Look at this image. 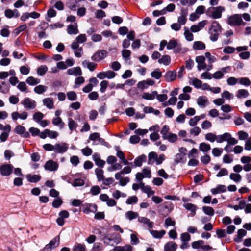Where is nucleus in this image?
Here are the masks:
<instances>
[{"mask_svg":"<svg viewBox=\"0 0 251 251\" xmlns=\"http://www.w3.org/2000/svg\"><path fill=\"white\" fill-rule=\"evenodd\" d=\"M222 30V26L218 22L213 21L212 22L211 26L209 29L210 39L213 41H216Z\"/></svg>","mask_w":251,"mask_h":251,"instance_id":"1","label":"nucleus"},{"mask_svg":"<svg viewBox=\"0 0 251 251\" xmlns=\"http://www.w3.org/2000/svg\"><path fill=\"white\" fill-rule=\"evenodd\" d=\"M225 10L223 6L211 7L208 8L207 15L213 19H219L222 17V13Z\"/></svg>","mask_w":251,"mask_h":251,"instance_id":"2","label":"nucleus"},{"mask_svg":"<svg viewBox=\"0 0 251 251\" xmlns=\"http://www.w3.org/2000/svg\"><path fill=\"white\" fill-rule=\"evenodd\" d=\"M243 20L239 14H234L228 18V24L231 26H238L242 24Z\"/></svg>","mask_w":251,"mask_h":251,"instance_id":"3","label":"nucleus"},{"mask_svg":"<svg viewBox=\"0 0 251 251\" xmlns=\"http://www.w3.org/2000/svg\"><path fill=\"white\" fill-rule=\"evenodd\" d=\"M81 208L82 211L85 214H89L90 213H95L97 211V205L94 203H85L82 204Z\"/></svg>","mask_w":251,"mask_h":251,"instance_id":"4","label":"nucleus"},{"mask_svg":"<svg viewBox=\"0 0 251 251\" xmlns=\"http://www.w3.org/2000/svg\"><path fill=\"white\" fill-rule=\"evenodd\" d=\"M24 108L26 109H34L36 107V102L29 98H25L21 102Z\"/></svg>","mask_w":251,"mask_h":251,"instance_id":"5","label":"nucleus"},{"mask_svg":"<svg viewBox=\"0 0 251 251\" xmlns=\"http://www.w3.org/2000/svg\"><path fill=\"white\" fill-rule=\"evenodd\" d=\"M58 218L56 219V223L60 226H63L65 223V219L69 218L70 214L67 210H63L58 213Z\"/></svg>","mask_w":251,"mask_h":251,"instance_id":"6","label":"nucleus"},{"mask_svg":"<svg viewBox=\"0 0 251 251\" xmlns=\"http://www.w3.org/2000/svg\"><path fill=\"white\" fill-rule=\"evenodd\" d=\"M13 166L11 164H3L0 167V172L2 176H9L12 173Z\"/></svg>","mask_w":251,"mask_h":251,"instance_id":"7","label":"nucleus"},{"mask_svg":"<svg viewBox=\"0 0 251 251\" xmlns=\"http://www.w3.org/2000/svg\"><path fill=\"white\" fill-rule=\"evenodd\" d=\"M108 54V52L104 50H101L99 51L96 52L91 57V59L95 61H100L105 58Z\"/></svg>","mask_w":251,"mask_h":251,"instance_id":"8","label":"nucleus"},{"mask_svg":"<svg viewBox=\"0 0 251 251\" xmlns=\"http://www.w3.org/2000/svg\"><path fill=\"white\" fill-rule=\"evenodd\" d=\"M173 207V205L171 202L164 203L161 208L160 209V214L166 217L171 212Z\"/></svg>","mask_w":251,"mask_h":251,"instance_id":"9","label":"nucleus"},{"mask_svg":"<svg viewBox=\"0 0 251 251\" xmlns=\"http://www.w3.org/2000/svg\"><path fill=\"white\" fill-rule=\"evenodd\" d=\"M15 133L21 135L24 138H29L30 134L28 132L26 131L25 128L21 125L17 126L14 130Z\"/></svg>","mask_w":251,"mask_h":251,"instance_id":"10","label":"nucleus"},{"mask_svg":"<svg viewBox=\"0 0 251 251\" xmlns=\"http://www.w3.org/2000/svg\"><path fill=\"white\" fill-rule=\"evenodd\" d=\"M68 148V145L66 143H57L55 144L54 151L57 153H64Z\"/></svg>","mask_w":251,"mask_h":251,"instance_id":"11","label":"nucleus"},{"mask_svg":"<svg viewBox=\"0 0 251 251\" xmlns=\"http://www.w3.org/2000/svg\"><path fill=\"white\" fill-rule=\"evenodd\" d=\"M44 168L45 170L49 171H55L57 170L58 164L52 160H49L45 164Z\"/></svg>","mask_w":251,"mask_h":251,"instance_id":"12","label":"nucleus"},{"mask_svg":"<svg viewBox=\"0 0 251 251\" xmlns=\"http://www.w3.org/2000/svg\"><path fill=\"white\" fill-rule=\"evenodd\" d=\"M205 58L203 56H199L196 57V61L198 63V70L200 71L206 68V64L205 62Z\"/></svg>","mask_w":251,"mask_h":251,"instance_id":"13","label":"nucleus"},{"mask_svg":"<svg viewBox=\"0 0 251 251\" xmlns=\"http://www.w3.org/2000/svg\"><path fill=\"white\" fill-rule=\"evenodd\" d=\"M11 129V127L10 125L7 124L4 126V131H3L0 135V140L1 142H3L7 140Z\"/></svg>","mask_w":251,"mask_h":251,"instance_id":"14","label":"nucleus"},{"mask_svg":"<svg viewBox=\"0 0 251 251\" xmlns=\"http://www.w3.org/2000/svg\"><path fill=\"white\" fill-rule=\"evenodd\" d=\"M183 207L187 210L190 211V216L193 217L196 215L197 206L190 203H184Z\"/></svg>","mask_w":251,"mask_h":251,"instance_id":"15","label":"nucleus"},{"mask_svg":"<svg viewBox=\"0 0 251 251\" xmlns=\"http://www.w3.org/2000/svg\"><path fill=\"white\" fill-rule=\"evenodd\" d=\"M177 248V245L173 241H169L164 247V251H176Z\"/></svg>","mask_w":251,"mask_h":251,"instance_id":"16","label":"nucleus"},{"mask_svg":"<svg viewBox=\"0 0 251 251\" xmlns=\"http://www.w3.org/2000/svg\"><path fill=\"white\" fill-rule=\"evenodd\" d=\"M176 77V73L175 71H167L164 75L165 80L167 82H172L175 80Z\"/></svg>","mask_w":251,"mask_h":251,"instance_id":"17","label":"nucleus"},{"mask_svg":"<svg viewBox=\"0 0 251 251\" xmlns=\"http://www.w3.org/2000/svg\"><path fill=\"white\" fill-rule=\"evenodd\" d=\"M67 74L69 75L75 76H80L82 73L79 67H74L67 70Z\"/></svg>","mask_w":251,"mask_h":251,"instance_id":"18","label":"nucleus"},{"mask_svg":"<svg viewBox=\"0 0 251 251\" xmlns=\"http://www.w3.org/2000/svg\"><path fill=\"white\" fill-rule=\"evenodd\" d=\"M93 159L95 161L96 165L100 167H103L105 164V162L100 158V155L98 153H95L93 155Z\"/></svg>","mask_w":251,"mask_h":251,"instance_id":"19","label":"nucleus"},{"mask_svg":"<svg viewBox=\"0 0 251 251\" xmlns=\"http://www.w3.org/2000/svg\"><path fill=\"white\" fill-rule=\"evenodd\" d=\"M138 221L141 223H143L145 225H147L150 229H151L153 227L154 223L153 222L150 221V220L146 217H138Z\"/></svg>","mask_w":251,"mask_h":251,"instance_id":"20","label":"nucleus"},{"mask_svg":"<svg viewBox=\"0 0 251 251\" xmlns=\"http://www.w3.org/2000/svg\"><path fill=\"white\" fill-rule=\"evenodd\" d=\"M27 180L31 183H36L41 180V177L38 175L27 174L26 176Z\"/></svg>","mask_w":251,"mask_h":251,"instance_id":"21","label":"nucleus"},{"mask_svg":"<svg viewBox=\"0 0 251 251\" xmlns=\"http://www.w3.org/2000/svg\"><path fill=\"white\" fill-rule=\"evenodd\" d=\"M226 191V187L224 185H218L216 188L211 189V192L213 195L223 193Z\"/></svg>","mask_w":251,"mask_h":251,"instance_id":"22","label":"nucleus"},{"mask_svg":"<svg viewBox=\"0 0 251 251\" xmlns=\"http://www.w3.org/2000/svg\"><path fill=\"white\" fill-rule=\"evenodd\" d=\"M150 232L154 238H156V239H160V238H162L163 236L166 233V231L164 230H161L160 231H157V230L150 229Z\"/></svg>","mask_w":251,"mask_h":251,"instance_id":"23","label":"nucleus"},{"mask_svg":"<svg viewBox=\"0 0 251 251\" xmlns=\"http://www.w3.org/2000/svg\"><path fill=\"white\" fill-rule=\"evenodd\" d=\"M82 64L84 67L87 68L90 71H94L97 66L96 63L90 62L86 60L83 61Z\"/></svg>","mask_w":251,"mask_h":251,"instance_id":"24","label":"nucleus"},{"mask_svg":"<svg viewBox=\"0 0 251 251\" xmlns=\"http://www.w3.org/2000/svg\"><path fill=\"white\" fill-rule=\"evenodd\" d=\"M147 157L144 154L141 155L136 158L134 161L135 167H141L143 162L146 161Z\"/></svg>","mask_w":251,"mask_h":251,"instance_id":"25","label":"nucleus"},{"mask_svg":"<svg viewBox=\"0 0 251 251\" xmlns=\"http://www.w3.org/2000/svg\"><path fill=\"white\" fill-rule=\"evenodd\" d=\"M52 123L54 126H59L60 129L63 128L65 125L60 117L53 118Z\"/></svg>","mask_w":251,"mask_h":251,"instance_id":"26","label":"nucleus"},{"mask_svg":"<svg viewBox=\"0 0 251 251\" xmlns=\"http://www.w3.org/2000/svg\"><path fill=\"white\" fill-rule=\"evenodd\" d=\"M247 234V231L243 229H240L237 231V236L235 238L234 240L235 242L239 243L242 241V238Z\"/></svg>","mask_w":251,"mask_h":251,"instance_id":"27","label":"nucleus"},{"mask_svg":"<svg viewBox=\"0 0 251 251\" xmlns=\"http://www.w3.org/2000/svg\"><path fill=\"white\" fill-rule=\"evenodd\" d=\"M67 32L69 34H76L78 33L77 23L75 25H70L67 28Z\"/></svg>","mask_w":251,"mask_h":251,"instance_id":"28","label":"nucleus"},{"mask_svg":"<svg viewBox=\"0 0 251 251\" xmlns=\"http://www.w3.org/2000/svg\"><path fill=\"white\" fill-rule=\"evenodd\" d=\"M156 95H157L156 91H152L151 93L144 92L143 93L142 97L145 100H152L155 99Z\"/></svg>","mask_w":251,"mask_h":251,"instance_id":"29","label":"nucleus"},{"mask_svg":"<svg viewBox=\"0 0 251 251\" xmlns=\"http://www.w3.org/2000/svg\"><path fill=\"white\" fill-rule=\"evenodd\" d=\"M156 159H157V154L155 152H151L148 155V164H153L155 161L156 162Z\"/></svg>","mask_w":251,"mask_h":251,"instance_id":"30","label":"nucleus"},{"mask_svg":"<svg viewBox=\"0 0 251 251\" xmlns=\"http://www.w3.org/2000/svg\"><path fill=\"white\" fill-rule=\"evenodd\" d=\"M133 247L130 245H126L124 246H116L114 249V251H132Z\"/></svg>","mask_w":251,"mask_h":251,"instance_id":"31","label":"nucleus"},{"mask_svg":"<svg viewBox=\"0 0 251 251\" xmlns=\"http://www.w3.org/2000/svg\"><path fill=\"white\" fill-rule=\"evenodd\" d=\"M25 81L29 85L34 86L40 82V79L34 78L33 76H29L27 78Z\"/></svg>","mask_w":251,"mask_h":251,"instance_id":"32","label":"nucleus"},{"mask_svg":"<svg viewBox=\"0 0 251 251\" xmlns=\"http://www.w3.org/2000/svg\"><path fill=\"white\" fill-rule=\"evenodd\" d=\"M230 137V133L226 132L222 135L217 136V142L221 143L224 141H227V138Z\"/></svg>","mask_w":251,"mask_h":251,"instance_id":"33","label":"nucleus"},{"mask_svg":"<svg viewBox=\"0 0 251 251\" xmlns=\"http://www.w3.org/2000/svg\"><path fill=\"white\" fill-rule=\"evenodd\" d=\"M171 62V58L168 55H163L161 58L158 60V62L160 64H163L164 65L167 66Z\"/></svg>","mask_w":251,"mask_h":251,"instance_id":"34","label":"nucleus"},{"mask_svg":"<svg viewBox=\"0 0 251 251\" xmlns=\"http://www.w3.org/2000/svg\"><path fill=\"white\" fill-rule=\"evenodd\" d=\"M68 120L69 128L71 131H73L76 128L78 124L72 118H68Z\"/></svg>","mask_w":251,"mask_h":251,"instance_id":"35","label":"nucleus"},{"mask_svg":"<svg viewBox=\"0 0 251 251\" xmlns=\"http://www.w3.org/2000/svg\"><path fill=\"white\" fill-rule=\"evenodd\" d=\"M43 104L49 109H52L53 107V101L51 98H47L43 100Z\"/></svg>","mask_w":251,"mask_h":251,"instance_id":"36","label":"nucleus"},{"mask_svg":"<svg viewBox=\"0 0 251 251\" xmlns=\"http://www.w3.org/2000/svg\"><path fill=\"white\" fill-rule=\"evenodd\" d=\"M207 102L208 100L205 96H200L197 99V103L201 107H204Z\"/></svg>","mask_w":251,"mask_h":251,"instance_id":"37","label":"nucleus"},{"mask_svg":"<svg viewBox=\"0 0 251 251\" xmlns=\"http://www.w3.org/2000/svg\"><path fill=\"white\" fill-rule=\"evenodd\" d=\"M248 91L245 89H240L237 91L236 97L238 99L246 98L249 96Z\"/></svg>","mask_w":251,"mask_h":251,"instance_id":"38","label":"nucleus"},{"mask_svg":"<svg viewBox=\"0 0 251 251\" xmlns=\"http://www.w3.org/2000/svg\"><path fill=\"white\" fill-rule=\"evenodd\" d=\"M193 48L195 50H202L205 48V45L201 41H195L193 44Z\"/></svg>","mask_w":251,"mask_h":251,"instance_id":"39","label":"nucleus"},{"mask_svg":"<svg viewBox=\"0 0 251 251\" xmlns=\"http://www.w3.org/2000/svg\"><path fill=\"white\" fill-rule=\"evenodd\" d=\"M73 251H86V248L83 244L76 243L74 246Z\"/></svg>","mask_w":251,"mask_h":251,"instance_id":"40","label":"nucleus"},{"mask_svg":"<svg viewBox=\"0 0 251 251\" xmlns=\"http://www.w3.org/2000/svg\"><path fill=\"white\" fill-rule=\"evenodd\" d=\"M152 77L156 79H159L162 77V73L160 71L159 68L155 69L151 74Z\"/></svg>","mask_w":251,"mask_h":251,"instance_id":"41","label":"nucleus"},{"mask_svg":"<svg viewBox=\"0 0 251 251\" xmlns=\"http://www.w3.org/2000/svg\"><path fill=\"white\" fill-rule=\"evenodd\" d=\"M126 216L127 219L132 220L137 217L138 218V213L132 211H129L126 213Z\"/></svg>","mask_w":251,"mask_h":251,"instance_id":"42","label":"nucleus"},{"mask_svg":"<svg viewBox=\"0 0 251 251\" xmlns=\"http://www.w3.org/2000/svg\"><path fill=\"white\" fill-rule=\"evenodd\" d=\"M47 89V87L46 86L39 85L34 88V91L36 93L41 94L45 92Z\"/></svg>","mask_w":251,"mask_h":251,"instance_id":"43","label":"nucleus"},{"mask_svg":"<svg viewBox=\"0 0 251 251\" xmlns=\"http://www.w3.org/2000/svg\"><path fill=\"white\" fill-rule=\"evenodd\" d=\"M48 71V67L46 65L40 66L37 70V74L40 76L44 75Z\"/></svg>","mask_w":251,"mask_h":251,"instance_id":"44","label":"nucleus"},{"mask_svg":"<svg viewBox=\"0 0 251 251\" xmlns=\"http://www.w3.org/2000/svg\"><path fill=\"white\" fill-rule=\"evenodd\" d=\"M202 210L207 215L212 216L214 214V210L211 207L204 206L202 207Z\"/></svg>","mask_w":251,"mask_h":251,"instance_id":"45","label":"nucleus"},{"mask_svg":"<svg viewBox=\"0 0 251 251\" xmlns=\"http://www.w3.org/2000/svg\"><path fill=\"white\" fill-rule=\"evenodd\" d=\"M44 114L41 112H35L33 116V120L36 122L39 123L44 118Z\"/></svg>","mask_w":251,"mask_h":251,"instance_id":"46","label":"nucleus"},{"mask_svg":"<svg viewBox=\"0 0 251 251\" xmlns=\"http://www.w3.org/2000/svg\"><path fill=\"white\" fill-rule=\"evenodd\" d=\"M95 173L97 176L98 181H100L103 180V171L102 169L96 168L95 169Z\"/></svg>","mask_w":251,"mask_h":251,"instance_id":"47","label":"nucleus"},{"mask_svg":"<svg viewBox=\"0 0 251 251\" xmlns=\"http://www.w3.org/2000/svg\"><path fill=\"white\" fill-rule=\"evenodd\" d=\"M210 149V145L209 144L201 143L200 144L199 149L203 152H207Z\"/></svg>","mask_w":251,"mask_h":251,"instance_id":"48","label":"nucleus"},{"mask_svg":"<svg viewBox=\"0 0 251 251\" xmlns=\"http://www.w3.org/2000/svg\"><path fill=\"white\" fill-rule=\"evenodd\" d=\"M238 82L240 84L245 86H249L251 83L250 80L247 77L239 78H238Z\"/></svg>","mask_w":251,"mask_h":251,"instance_id":"49","label":"nucleus"},{"mask_svg":"<svg viewBox=\"0 0 251 251\" xmlns=\"http://www.w3.org/2000/svg\"><path fill=\"white\" fill-rule=\"evenodd\" d=\"M66 96L69 100L71 101H75L77 98V95L75 91H69L67 93Z\"/></svg>","mask_w":251,"mask_h":251,"instance_id":"50","label":"nucleus"},{"mask_svg":"<svg viewBox=\"0 0 251 251\" xmlns=\"http://www.w3.org/2000/svg\"><path fill=\"white\" fill-rule=\"evenodd\" d=\"M230 178L236 182H239L241 180V176L237 173H231L229 176Z\"/></svg>","mask_w":251,"mask_h":251,"instance_id":"51","label":"nucleus"},{"mask_svg":"<svg viewBox=\"0 0 251 251\" xmlns=\"http://www.w3.org/2000/svg\"><path fill=\"white\" fill-rule=\"evenodd\" d=\"M59 236H57L52 239L50 242V245L53 249L57 247L59 244Z\"/></svg>","mask_w":251,"mask_h":251,"instance_id":"52","label":"nucleus"},{"mask_svg":"<svg viewBox=\"0 0 251 251\" xmlns=\"http://www.w3.org/2000/svg\"><path fill=\"white\" fill-rule=\"evenodd\" d=\"M27 28V26L26 24H23L21 25H20L18 27H17L14 30V33L15 34V36L18 35L21 32L25 31Z\"/></svg>","mask_w":251,"mask_h":251,"instance_id":"53","label":"nucleus"},{"mask_svg":"<svg viewBox=\"0 0 251 251\" xmlns=\"http://www.w3.org/2000/svg\"><path fill=\"white\" fill-rule=\"evenodd\" d=\"M204 244L203 240H198L192 243V247L193 249H201L202 245Z\"/></svg>","mask_w":251,"mask_h":251,"instance_id":"54","label":"nucleus"},{"mask_svg":"<svg viewBox=\"0 0 251 251\" xmlns=\"http://www.w3.org/2000/svg\"><path fill=\"white\" fill-rule=\"evenodd\" d=\"M46 133L48 134V136L51 139L56 138L58 136V133L55 131L50 130V129H46Z\"/></svg>","mask_w":251,"mask_h":251,"instance_id":"55","label":"nucleus"},{"mask_svg":"<svg viewBox=\"0 0 251 251\" xmlns=\"http://www.w3.org/2000/svg\"><path fill=\"white\" fill-rule=\"evenodd\" d=\"M62 203L63 201L62 199L58 197L53 200L52 205L54 208H58L62 205Z\"/></svg>","mask_w":251,"mask_h":251,"instance_id":"56","label":"nucleus"},{"mask_svg":"<svg viewBox=\"0 0 251 251\" xmlns=\"http://www.w3.org/2000/svg\"><path fill=\"white\" fill-rule=\"evenodd\" d=\"M138 198L136 196H133L129 197L126 201V203L127 204H136L138 202Z\"/></svg>","mask_w":251,"mask_h":251,"instance_id":"57","label":"nucleus"},{"mask_svg":"<svg viewBox=\"0 0 251 251\" xmlns=\"http://www.w3.org/2000/svg\"><path fill=\"white\" fill-rule=\"evenodd\" d=\"M177 45L178 44L176 40H171L167 45V49L168 50L174 49Z\"/></svg>","mask_w":251,"mask_h":251,"instance_id":"58","label":"nucleus"},{"mask_svg":"<svg viewBox=\"0 0 251 251\" xmlns=\"http://www.w3.org/2000/svg\"><path fill=\"white\" fill-rule=\"evenodd\" d=\"M205 139L211 142L217 141V136L212 133H208L205 135Z\"/></svg>","mask_w":251,"mask_h":251,"instance_id":"59","label":"nucleus"},{"mask_svg":"<svg viewBox=\"0 0 251 251\" xmlns=\"http://www.w3.org/2000/svg\"><path fill=\"white\" fill-rule=\"evenodd\" d=\"M101 190L98 185L92 186L90 189V192L93 196L97 195L100 193Z\"/></svg>","mask_w":251,"mask_h":251,"instance_id":"60","label":"nucleus"},{"mask_svg":"<svg viewBox=\"0 0 251 251\" xmlns=\"http://www.w3.org/2000/svg\"><path fill=\"white\" fill-rule=\"evenodd\" d=\"M164 139L168 140L169 142L174 143L177 139V136L172 133H170Z\"/></svg>","mask_w":251,"mask_h":251,"instance_id":"61","label":"nucleus"},{"mask_svg":"<svg viewBox=\"0 0 251 251\" xmlns=\"http://www.w3.org/2000/svg\"><path fill=\"white\" fill-rule=\"evenodd\" d=\"M169 127L167 125H164L161 130V134L162 135V138L164 139L170 133L169 132Z\"/></svg>","mask_w":251,"mask_h":251,"instance_id":"62","label":"nucleus"},{"mask_svg":"<svg viewBox=\"0 0 251 251\" xmlns=\"http://www.w3.org/2000/svg\"><path fill=\"white\" fill-rule=\"evenodd\" d=\"M131 54L130 50H123L122 51V55L123 57L126 60H128L130 59V57Z\"/></svg>","mask_w":251,"mask_h":251,"instance_id":"63","label":"nucleus"},{"mask_svg":"<svg viewBox=\"0 0 251 251\" xmlns=\"http://www.w3.org/2000/svg\"><path fill=\"white\" fill-rule=\"evenodd\" d=\"M200 119L201 118L200 116H195L194 117L190 119L189 124L191 126H195L197 125L198 122L200 120Z\"/></svg>","mask_w":251,"mask_h":251,"instance_id":"64","label":"nucleus"}]
</instances>
